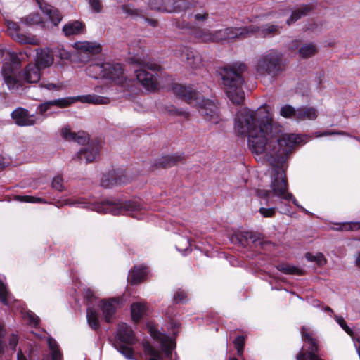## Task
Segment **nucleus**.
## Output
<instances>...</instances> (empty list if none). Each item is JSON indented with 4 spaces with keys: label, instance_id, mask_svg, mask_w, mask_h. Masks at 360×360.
Listing matches in <instances>:
<instances>
[{
    "label": "nucleus",
    "instance_id": "1",
    "mask_svg": "<svg viewBox=\"0 0 360 360\" xmlns=\"http://www.w3.org/2000/svg\"><path fill=\"white\" fill-rule=\"evenodd\" d=\"M234 129L238 134L248 136V148L252 153H264L267 161L274 167L271 189H258L257 196L264 199L268 205L291 200L301 211L310 214L288 192L284 172V165L289 154L296 145L303 141V137L295 134L279 135L281 129L273 126L271 117L265 107L259 108L256 111L247 108L240 110L236 115Z\"/></svg>",
    "mask_w": 360,
    "mask_h": 360
},
{
    "label": "nucleus",
    "instance_id": "2",
    "mask_svg": "<svg viewBox=\"0 0 360 360\" xmlns=\"http://www.w3.org/2000/svg\"><path fill=\"white\" fill-rule=\"evenodd\" d=\"M80 204L85 205L84 207L95 210L98 213H110L112 215L128 214L137 219H143L145 214L144 205L137 200L123 202L110 198L96 203L86 202L83 198L75 201L65 200V205H77Z\"/></svg>",
    "mask_w": 360,
    "mask_h": 360
},
{
    "label": "nucleus",
    "instance_id": "3",
    "mask_svg": "<svg viewBox=\"0 0 360 360\" xmlns=\"http://www.w3.org/2000/svg\"><path fill=\"white\" fill-rule=\"evenodd\" d=\"M172 91L189 105L196 107L206 121L215 124L222 121L219 108L213 101L205 99L198 92L181 84H174Z\"/></svg>",
    "mask_w": 360,
    "mask_h": 360
},
{
    "label": "nucleus",
    "instance_id": "4",
    "mask_svg": "<svg viewBox=\"0 0 360 360\" xmlns=\"http://www.w3.org/2000/svg\"><path fill=\"white\" fill-rule=\"evenodd\" d=\"M247 67L243 63H236L222 68L219 70L224 91L229 99L234 103L240 104L245 98L243 90L244 79L242 74Z\"/></svg>",
    "mask_w": 360,
    "mask_h": 360
},
{
    "label": "nucleus",
    "instance_id": "5",
    "mask_svg": "<svg viewBox=\"0 0 360 360\" xmlns=\"http://www.w3.org/2000/svg\"><path fill=\"white\" fill-rule=\"evenodd\" d=\"M86 72L92 78L103 79L111 84L124 87L127 86V78L124 73L122 66L118 63L98 62L89 65Z\"/></svg>",
    "mask_w": 360,
    "mask_h": 360
},
{
    "label": "nucleus",
    "instance_id": "6",
    "mask_svg": "<svg viewBox=\"0 0 360 360\" xmlns=\"http://www.w3.org/2000/svg\"><path fill=\"white\" fill-rule=\"evenodd\" d=\"M151 336L157 340L161 351L155 349L148 341L143 342L144 353L148 356L150 360H163V356L169 359L172 354L174 343L172 339L165 333L158 331L154 327H150Z\"/></svg>",
    "mask_w": 360,
    "mask_h": 360
},
{
    "label": "nucleus",
    "instance_id": "7",
    "mask_svg": "<svg viewBox=\"0 0 360 360\" xmlns=\"http://www.w3.org/2000/svg\"><path fill=\"white\" fill-rule=\"evenodd\" d=\"M136 342V338L131 327L125 323L118 325L113 347L127 359H133L134 350L132 345Z\"/></svg>",
    "mask_w": 360,
    "mask_h": 360
},
{
    "label": "nucleus",
    "instance_id": "8",
    "mask_svg": "<svg viewBox=\"0 0 360 360\" xmlns=\"http://www.w3.org/2000/svg\"><path fill=\"white\" fill-rule=\"evenodd\" d=\"M80 100L83 103H89L93 104H108L110 103V98L108 97L101 96L98 95H87L81 97H68L48 101L39 104L37 107V113L44 115L51 106H57L59 108H66L74 103L76 101Z\"/></svg>",
    "mask_w": 360,
    "mask_h": 360
},
{
    "label": "nucleus",
    "instance_id": "9",
    "mask_svg": "<svg viewBox=\"0 0 360 360\" xmlns=\"http://www.w3.org/2000/svg\"><path fill=\"white\" fill-rule=\"evenodd\" d=\"M160 71V65L151 60H144L135 73L137 79L143 86L148 91H155L158 87V77Z\"/></svg>",
    "mask_w": 360,
    "mask_h": 360
},
{
    "label": "nucleus",
    "instance_id": "10",
    "mask_svg": "<svg viewBox=\"0 0 360 360\" xmlns=\"http://www.w3.org/2000/svg\"><path fill=\"white\" fill-rule=\"evenodd\" d=\"M282 56L276 50H269L262 55L255 65L259 75H277L282 70Z\"/></svg>",
    "mask_w": 360,
    "mask_h": 360
},
{
    "label": "nucleus",
    "instance_id": "11",
    "mask_svg": "<svg viewBox=\"0 0 360 360\" xmlns=\"http://www.w3.org/2000/svg\"><path fill=\"white\" fill-rule=\"evenodd\" d=\"M20 67V60L15 53H11L8 61L3 64L1 74L5 84L11 90H18L20 86V82L17 79Z\"/></svg>",
    "mask_w": 360,
    "mask_h": 360
},
{
    "label": "nucleus",
    "instance_id": "12",
    "mask_svg": "<svg viewBox=\"0 0 360 360\" xmlns=\"http://www.w3.org/2000/svg\"><path fill=\"white\" fill-rule=\"evenodd\" d=\"M257 30L254 27H226L213 32V42L235 38L244 39Z\"/></svg>",
    "mask_w": 360,
    "mask_h": 360
},
{
    "label": "nucleus",
    "instance_id": "13",
    "mask_svg": "<svg viewBox=\"0 0 360 360\" xmlns=\"http://www.w3.org/2000/svg\"><path fill=\"white\" fill-rule=\"evenodd\" d=\"M126 302L123 297L103 299L100 301L99 307L106 323H111L115 318L118 309L122 307Z\"/></svg>",
    "mask_w": 360,
    "mask_h": 360
},
{
    "label": "nucleus",
    "instance_id": "14",
    "mask_svg": "<svg viewBox=\"0 0 360 360\" xmlns=\"http://www.w3.org/2000/svg\"><path fill=\"white\" fill-rule=\"evenodd\" d=\"M174 56L192 69H198L202 65L201 56L185 46H177L174 51Z\"/></svg>",
    "mask_w": 360,
    "mask_h": 360
},
{
    "label": "nucleus",
    "instance_id": "15",
    "mask_svg": "<svg viewBox=\"0 0 360 360\" xmlns=\"http://www.w3.org/2000/svg\"><path fill=\"white\" fill-rule=\"evenodd\" d=\"M233 243L239 244L241 246L246 247L251 242L255 246L260 245L263 247L264 245L270 244L269 242L263 240L262 236L260 233L252 231H243L233 234L231 238Z\"/></svg>",
    "mask_w": 360,
    "mask_h": 360
},
{
    "label": "nucleus",
    "instance_id": "16",
    "mask_svg": "<svg viewBox=\"0 0 360 360\" xmlns=\"http://www.w3.org/2000/svg\"><path fill=\"white\" fill-rule=\"evenodd\" d=\"M5 21L8 34L15 41L20 44H28L33 45L38 44V39L34 36L24 34L20 32V28L18 22L11 20H6Z\"/></svg>",
    "mask_w": 360,
    "mask_h": 360
},
{
    "label": "nucleus",
    "instance_id": "17",
    "mask_svg": "<svg viewBox=\"0 0 360 360\" xmlns=\"http://www.w3.org/2000/svg\"><path fill=\"white\" fill-rule=\"evenodd\" d=\"M100 146L96 140L88 141L76 154V158L85 163L95 160L99 155Z\"/></svg>",
    "mask_w": 360,
    "mask_h": 360
},
{
    "label": "nucleus",
    "instance_id": "18",
    "mask_svg": "<svg viewBox=\"0 0 360 360\" xmlns=\"http://www.w3.org/2000/svg\"><path fill=\"white\" fill-rule=\"evenodd\" d=\"M11 115L15 123L20 127L32 126L39 121L34 114H30L27 109L21 107L14 110Z\"/></svg>",
    "mask_w": 360,
    "mask_h": 360
},
{
    "label": "nucleus",
    "instance_id": "19",
    "mask_svg": "<svg viewBox=\"0 0 360 360\" xmlns=\"http://www.w3.org/2000/svg\"><path fill=\"white\" fill-rule=\"evenodd\" d=\"M41 12L47 15L54 25H57L62 20L59 11L45 2L44 0H36Z\"/></svg>",
    "mask_w": 360,
    "mask_h": 360
},
{
    "label": "nucleus",
    "instance_id": "20",
    "mask_svg": "<svg viewBox=\"0 0 360 360\" xmlns=\"http://www.w3.org/2000/svg\"><path fill=\"white\" fill-rule=\"evenodd\" d=\"M53 63V55L51 51L48 49H40L37 50L36 64L39 68H45L51 66Z\"/></svg>",
    "mask_w": 360,
    "mask_h": 360
},
{
    "label": "nucleus",
    "instance_id": "21",
    "mask_svg": "<svg viewBox=\"0 0 360 360\" xmlns=\"http://www.w3.org/2000/svg\"><path fill=\"white\" fill-rule=\"evenodd\" d=\"M126 183L125 178L123 175H119L115 171L108 172L103 176L101 180L102 187L109 188L115 185H120Z\"/></svg>",
    "mask_w": 360,
    "mask_h": 360
},
{
    "label": "nucleus",
    "instance_id": "22",
    "mask_svg": "<svg viewBox=\"0 0 360 360\" xmlns=\"http://www.w3.org/2000/svg\"><path fill=\"white\" fill-rule=\"evenodd\" d=\"M85 24L79 20H74L65 24L63 27V32L66 37L78 35L85 32Z\"/></svg>",
    "mask_w": 360,
    "mask_h": 360
},
{
    "label": "nucleus",
    "instance_id": "23",
    "mask_svg": "<svg viewBox=\"0 0 360 360\" xmlns=\"http://www.w3.org/2000/svg\"><path fill=\"white\" fill-rule=\"evenodd\" d=\"M74 47L81 52L91 54H98L102 51L101 44L96 41H77L75 42Z\"/></svg>",
    "mask_w": 360,
    "mask_h": 360
},
{
    "label": "nucleus",
    "instance_id": "24",
    "mask_svg": "<svg viewBox=\"0 0 360 360\" xmlns=\"http://www.w3.org/2000/svg\"><path fill=\"white\" fill-rule=\"evenodd\" d=\"M22 77L30 84L39 82L41 77L40 68L36 64H28L22 72Z\"/></svg>",
    "mask_w": 360,
    "mask_h": 360
},
{
    "label": "nucleus",
    "instance_id": "25",
    "mask_svg": "<svg viewBox=\"0 0 360 360\" xmlns=\"http://www.w3.org/2000/svg\"><path fill=\"white\" fill-rule=\"evenodd\" d=\"M184 158L182 154L162 156L155 160L154 167L156 168L171 167Z\"/></svg>",
    "mask_w": 360,
    "mask_h": 360
},
{
    "label": "nucleus",
    "instance_id": "26",
    "mask_svg": "<svg viewBox=\"0 0 360 360\" xmlns=\"http://www.w3.org/2000/svg\"><path fill=\"white\" fill-rule=\"evenodd\" d=\"M61 136L66 141H75L79 144H84L88 139L86 134L84 131L75 133L71 131L68 127L62 129Z\"/></svg>",
    "mask_w": 360,
    "mask_h": 360
},
{
    "label": "nucleus",
    "instance_id": "27",
    "mask_svg": "<svg viewBox=\"0 0 360 360\" xmlns=\"http://www.w3.org/2000/svg\"><path fill=\"white\" fill-rule=\"evenodd\" d=\"M317 117L318 111L314 107L303 105L297 108V120H314Z\"/></svg>",
    "mask_w": 360,
    "mask_h": 360
},
{
    "label": "nucleus",
    "instance_id": "28",
    "mask_svg": "<svg viewBox=\"0 0 360 360\" xmlns=\"http://www.w3.org/2000/svg\"><path fill=\"white\" fill-rule=\"evenodd\" d=\"M163 2L162 12H179L187 8V3L185 0H163Z\"/></svg>",
    "mask_w": 360,
    "mask_h": 360
},
{
    "label": "nucleus",
    "instance_id": "29",
    "mask_svg": "<svg viewBox=\"0 0 360 360\" xmlns=\"http://www.w3.org/2000/svg\"><path fill=\"white\" fill-rule=\"evenodd\" d=\"M248 27H254L257 28L255 32L251 33V36L255 34H257L261 37H266L279 33V26L277 25L266 24L261 27L255 25H250Z\"/></svg>",
    "mask_w": 360,
    "mask_h": 360
},
{
    "label": "nucleus",
    "instance_id": "30",
    "mask_svg": "<svg viewBox=\"0 0 360 360\" xmlns=\"http://www.w3.org/2000/svg\"><path fill=\"white\" fill-rule=\"evenodd\" d=\"M148 274L146 267H135L129 271L128 281L131 285H136L142 282Z\"/></svg>",
    "mask_w": 360,
    "mask_h": 360
},
{
    "label": "nucleus",
    "instance_id": "31",
    "mask_svg": "<svg viewBox=\"0 0 360 360\" xmlns=\"http://www.w3.org/2000/svg\"><path fill=\"white\" fill-rule=\"evenodd\" d=\"M147 307L144 302H135L131 305V317L134 321L138 322L144 316Z\"/></svg>",
    "mask_w": 360,
    "mask_h": 360
},
{
    "label": "nucleus",
    "instance_id": "32",
    "mask_svg": "<svg viewBox=\"0 0 360 360\" xmlns=\"http://www.w3.org/2000/svg\"><path fill=\"white\" fill-rule=\"evenodd\" d=\"M191 34L198 42H213V32L206 29H195Z\"/></svg>",
    "mask_w": 360,
    "mask_h": 360
},
{
    "label": "nucleus",
    "instance_id": "33",
    "mask_svg": "<svg viewBox=\"0 0 360 360\" xmlns=\"http://www.w3.org/2000/svg\"><path fill=\"white\" fill-rule=\"evenodd\" d=\"M0 301L6 306H10L15 300L8 291L7 285L0 279Z\"/></svg>",
    "mask_w": 360,
    "mask_h": 360
},
{
    "label": "nucleus",
    "instance_id": "34",
    "mask_svg": "<svg viewBox=\"0 0 360 360\" xmlns=\"http://www.w3.org/2000/svg\"><path fill=\"white\" fill-rule=\"evenodd\" d=\"M86 319L88 324L92 329L97 330L100 328L101 326L98 319V314L94 309L91 307L87 308Z\"/></svg>",
    "mask_w": 360,
    "mask_h": 360
},
{
    "label": "nucleus",
    "instance_id": "35",
    "mask_svg": "<svg viewBox=\"0 0 360 360\" xmlns=\"http://www.w3.org/2000/svg\"><path fill=\"white\" fill-rule=\"evenodd\" d=\"M310 10L311 7L309 6H303L294 11L290 17L287 20V24L290 25L296 22L301 17L306 15Z\"/></svg>",
    "mask_w": 360,
    "mask_h": 360
},
{
    "label": "nucleus",
    "instance_id": "36",
    "mask_svg": "<svg viewBox=\"0 0 360 360\" xmlns=\"http://www.w3.org/2000/svg\"><path fill=\"white\" fill-rule=\"evenodd\" d=\"M317 51L316 46L312 43L303 45L300 48L298 53L302 58H309L313 56Z\"/></svg>",
    "mask_w": 360,
    "mask_h": 360
},
{
    "label": "nucleus",
    "instance_id": "37",
    "mask_svg": "<svg viewBox=\"0 0 360 360\" xmlns=\"http://www.w3.org/2000/svg\"><path fill=\"white\" fill-rule=\"evenodd\" d=\"M276 269L285 274L301 275L302 274L300 269L289 264H278L276 266Z\"/></svg>",
    "mask_w": 360,
    "mask_h": 360
},
{
    "label": "nucleus",
    "instance_id": "38",
    "mask_svg": "<svg viewBox=\"0 0 360 360\" xmlns=\"http://www.w3.org/2000/svg\"><path fill=\"white\" fill-rule=\"evenodd\" d=\"M41 18L37 13H32L20 19V22L26 25H37L41 22Z\"/></svg>",
    "mask_w": 360,
    "mask_h": 360
},
{
    "label": "nucleus",
    "instance_id": "39",
    "mask_svg": "<svg viewBox=\"0 0 360 360\" xmlns=\"http://www.w3.org/2000/svg\"><path fill=\"white\" fill-rule=\"evenodd\" d=\"M297 109L294 108L290 105H285L281 107L280 110V115L285 118H295L296 119Z\"/></svg>",
    "mask_w": 360,
    "mask_h": 360
},
{
    "label": "nucleus",
    "instance_id": "40",
    "mask_svg": "<svg viewBox=\"0 0 360 360\" xmlns=\"http://www.w3.org/2000/svg\"><path fill=\"white\" fill-rule=\"evenodd\" d=\"M305 257L308 261L316 262V264L320 266H324L327 262L322 253H318L316 255H313L312 254L308 252L305 255Z\"/></svg>",
    "mask_w": 360,
    "mask_h": 360
},
{
    "label": "nucleus",
    "instance_id": "41",
    "mask_svg": "<svg viewBox=\"0 0 360 360\" xmlns=\"http://www.w3.org/2000/svg\"><path fill=\"white\" fill-rule=\"evenodd\" d=\"M24 319L32 327H37L39 323V318L32 311H27L24 315Z\"/></svg>",
    "mask_w": 360,
    "mask_h": 360
},
{
    "label": "nucleus",
    "instance_id": "42",
    "mask_svg": "<svg viewBox=\"0 0 360 360\" xmlns=\"http://www.w3.org/2000/svg\"><path fill=\"white\" fill-rule=\"evenodd\" d=\"M88 4L94 13H99L103 10L101 0H87Z\"/></svg>",
    "mask_w": 360,
    "mask_h": 360
},
{
    "label": "nucleus",
    "instance_id": "43",
    "mask_svg": "<svg viewBox=\"0 0 360 360\" xmlns=\"http://www.w3.org/2000/svg\"><path fill=\"white\" fill-rule=\"evenodd\" d=\"M301 333L303 340H304L307 342H311L312 340L315 339L314 338L313 332L307 326H304L302 328Z\"/></svg>",
    "mask_w": 360,
    "mask_h": 360
},
{
    "label": "nucleus",
    "instance_id": "44",
    "mask_svg": "<svg viewBox=\"0 0 360 360\" xmlns=\"http://www.w3.org/2000/svg\"><path fill=\"white\" fill-rule=\"evenodd\" d=\"M174 301L176 303L182 302L184 303L187 301L186 292L183 290H178L174 295Z\"/></svg>",
    "mask_w": 360,
    "mask_h": 360
},
{
    "label": "nucleus",
    "instance_id": "45",
    "mask_svg": "<svg viewBox=\"0 0 360 360\" xmlns=\"http://www.w3.org/2000/svg\"><path fill=\"white\" fill-rule=\"evenodd\" d=\"M276 207H260L259 210V212L264 217H273L275 215L276 213Z\"/></svg>",
    "mask_w": 360,
    "mask_h": 360
},
{
    "label": "nucleus",
    "instance_id": "46",
    "mask_svg": "<svg viewBox=\"0 0 360 360\" xmlns=\"http://www.w3.org/2000/svg\"><path fill=\"white\" fill-rule=\"evenodd\" d=\"M245 344L244 337L243 336H238L234 340V345L237 349V352L238 355H242L243 349Z\"/></svg>",
    "mask_w": 360,
    "mask_h": 360
},
{
    "label": "nucleus",
    "instance_id": "47",
    "mask_svg": "<svg viewBox=\"0 0 360 360\" xmlns=\"http://www.w3.org/2000/svg\"><path fill=\"white\" fill-rule=\"evenodd\" d=\"M335 321L340 325V326L349 335L352 334V328L348 326L345 319L341 316H335Z\"/></svg>",
    "mask_w": 360,
    "mask_h": 360
},
{
    "label": "nucleus",
    "instance_id": "48",
    "mask_svg": "<svg viewBox=\"0 0 360 360\" xmlns=\"http://www.w3.org/2000/svg\"><path fill=\"white\" fill-rule=\"evenodd\" d=\"M63 178L60 176H56L53 179L52 181V187L56 190L59 191H62L64 190V186L63 184Z\"/></svg>",
    "mask_w": 360,
    "mask_h": 360
},
{
    "label": "nucleus",
    "instance_id": "49",
    "mask_svg": "<svg viewBox=\"0 0 360 360\" xmlns=\"http://www.w3.org/2000/svg\"><path fill=\"white\" fill-rule=\"evenodd\" d=\"M19 338L16 334H11L9 337L8 345L9 347L13 350L15 351L17 345L18 344Z\"/></svg>",
    "mask_w": 360,
    "mask_h": 360
},
{
    "label": "nucleus",
    "instance_id": "50",
    "mask_svg": "<svg viewBox=\"0 0 360 360\" xmlns=\"http://www.w3.org/2000/svg\"><path fill=\"white\" fill-rule=\"evenodd\" d=\"M163 0H150L149 6L153 10H156L162 12L163 7Z\"/></svg>",
    "mask_w": 360,
    "mask_h": 360
},
{
    "label": "nucleus",
    "instance_id": "51",
    "mask_svg": "<svg viewBox=\"0 0 360 360\" xmlns=\"http://www.w3.org/2000/svg\"><path fill=\"white\" fill-rule=\"evenodd\" d=\"M342 131H325L323 133L316 132V137H321L323 136H328V135H334V134H343Z\"/></svg>",
    "mask_w": 360,
    "mask_h": 360
},
{
    "label": "nucleus",
    "instance_id": "52",
    "mask_svg": "<svg viewBox=\"0 0 360 360\" xmlns=\"http://www.w3.org/2000/svg\"><path fill=\"white\" fill-rule=\"evenodd\" d=\"M39 86L41 87L46 88L48 90H58L59 89V86L53 83H40Z\"/></svg>",
    "mask_w": 360,
    "mask_h": 360
},
{
    "label": "nucleus",
    "instance_id": "53",
    "mask_svg": "<svg viewBox=\"0 0 360 360\" xmlns=\"http://www.w3.org/2000/svg\"><path fill=\"white\" fill-rule=\"evenodd\" d=\"M345 229L346 230H351V231H355L360 229V224L356 222L350 223L348 224H346L345 226Z\"/></svg>",
    "mask_w": 360,
    "mask_h": 360
},
{
    "label": "nucleus",
    "instance_id": "54",
    "mask_svg": "<svg viewBox=\"0 0 360 360\" xmlns=\"http://www.w3.org/2000/svg\"><path fill=\"white\" fill-rule=\"evenodd\" d=\"M48 345L51 352L58 349L56 342L52 338H49Z\"/></svg>",
    "mask_w": 360,
    "mask_h": 360
},
{
    "label": "nucleus",
    "instance_id": "55",
    "mask_svg": "<svg viewBox=\"0 0 360 360\" xmlns=\"http://www.w3.org/2000/svg\"><path fill=\"white\" fill-rule=\"evenodd\" d=\"M208 17V14L206 13H197L194 15V19L196 21H205Z\"/></svg>",
    "mask_w": 360,
    "mask_h": 360
},
{
    "label": "nucleus",
    "instance_id": "56",
    "mask_svg": "<svg viewBox=\"0 0 360 360\" xmlns=\"http://www.w3.org/2000/svg\"><path fill=\"white\" fill-rule=\"evenodd\" d=\"M51 358L52 360H61L62 359V354L60 352L59 349L53 350L51 352Z\"/></svg>",
    "mask_w": 360,
    "mask_h": 360
},
{
    "label": "nucleus",
    "instance_id": "57",
    "mask_svg": "<svg viewBox=\"0 0 360 360\" xmlns=\"http://www.w3.org/2000/svg\"><path fill=\"white\" fill-rule=\"evenodd\" d=\"M23 198L27 199L26 200L27 202H44L43 199L39 198H34L33 197H28V196H24Z\"/></svg>",
    "mask_w": 360,
    "mask_h": 360
},
{
    "label": "nucleus",
    "instance_id": "58",
    "mask_svg": "<svg viewBox=\"0 0 360 360\" xmlns=\"http://www.w3.org/2000/svg\"><path fill=\"white\" fill-rule=\"evenodd\" d=\"M17 360H27V357L23 354L21 349L18 351Z\"/></svg>",
    "mask_w": 360,
    "mask_h": 360
},
{
    "label": "nucleus",
    "instance_id": "59",
    "mask_svg": "<svg viewBox=\"0 0 360 360\" xmlns=\"http://www.w3.org/2000/svg\"><path fill=\"white\" fill-rule=\"evenodd\" d=\"M181 240L182 243H185V250L188 249L191 246V243L188 238H181Z\"/></svg>",
    "mask_w": 360,
    "mask_h": 360
},
{
    "label": "nucleus",
    "instance_id": "60",
    "mask_svg": "<svg viewBox=\"0 0 360 360\" xmlns=\"http://www.w3.org/2000/svg\"><path fill=\"white\" fill-rule=\"evenodd\" d=\"M5 351V345L3 343L2 340H0V359H1Z\"/></svg>",
    "mask_w": 360,
    "mask_h": 360
},
{
    "label": "nucleus",
    "instance_id": "61",
    "mask_svg": "<svg viewBox=\"0 0 360 360\" xmlns=\"http://www.w3.org/2000/svg\"><path fill=\"white\" fill-rule=\"evenodd\" d=\"M281 213L288 214L290 213V206L285 205L284 207L280 211Z\"/></svg>",
    "mask_w": 360,
    "mask_h": 360
},
{
    "label": "nucleus",
    "instance_id": "62",
    "mask_svg": "<svg viewBox=\"0 0 360 360\" xmlns=\"http://www.w3.org/2000/svg\"><path fill=\"white\" fill-rule=\"evenodd\" d=\"M355 265L360 267V252L357 253L355 257Z\"/></svg>",
    "mask_w": 360,
    "mask_h": 360
},
{
    "label": "nucleus",
    "instance_id": "63",
    "mask_svg": "<svg viewBox=\"0 0 360 360\" xmlns=\"http://www.w3.org/2000/svg\"><path fill=\"white\" fill-rule=\"evenodd\" d=\"M148 22L153 27H156L158 25V22L155 20H148Z\"/></svg>",
    "mask_w": 360,
    "mask_h": 360
},
{
    "label": "nucleus",
    "instance_id": "64",
    "mask_svg": "<svg viewBox=\"0 0 360 360\" xmlns=\"http://www.w3.org/2000/svg\"><path fill=\"white\" fill-rule=\"evenodd\" d=\"M86 296L88 298H91V297H93V293L91 290H86Z\"/></svg>",
    "mask_w": 360,
    "mask_h": 360
}]
</instances>
